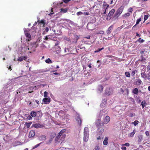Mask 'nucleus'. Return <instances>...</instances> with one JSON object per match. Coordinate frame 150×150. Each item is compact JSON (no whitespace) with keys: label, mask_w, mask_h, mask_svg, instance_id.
Masks as SVG:
<instances>
[{"label":"nucleus","mask_w":150,"mask_h":150,"mask_svg":"<svg viewBox=\"0 0 150 150\" xmlns=\"http://www.w3.org/2000/svg\"><path fill=\"white\" fill-rule=\"evenodd\" d=\"M137 41L140 43H143L144 42V40L143 39H141V38H139L138 40Z\"/></svg>","instance_id":"nucleus-40"},{"label":"nucleus","mask_w":150,"mask_h":150,"mask_svg":"<svg viewBox=\"0 0 150 150\" xmlns=\"http://www.w3.org/2000/svg\"><path fill=\"white\" fill-rule=\"evenodd\" d=\"M52 140V138H50L49 139V142H47L46 143L47 144H49L51 142Z\"/></svg>","instance_id":"nucleus-54"},{"label":"nucleus","mask_w":150,"mask_h":150,"mask_svg":"<svg viewBox=\"0 0 150 150\" xmlns=\"http://www.w3.org/2000/svg\"><path fill=\"white\" fill-rule=\"evenodd\" d=\"M112 26L111 25L108 28L106 32V34L107 35H108L111 33V30L112 29Z\"/></svg>","instance_id":"nucleus-10"},{"label":"nucleus","mask_w":150,"mask_h":150,"mask_svg":"<svg viewBox=\"0 0 150 150\" xmlns=\"http://www.w3.org/2000/svg\"><path fill=\"white\" fill-rule=\"evenodd\" d=\"M104 33V31L103 30H100V31H98L97 33H96V34H103Z\"/></svg>","instance_id":"nucleus-44"},{"label":"nucleus","mask_w":150,"mask_h":150,"mask_svg":"<svg viewBox=\"0 0 150 150\" xmlns=\"http://www.w3.org/2000/svg\"><path fill=\"white\" fill-rule=\"evenodd\" d=\"M45 62L48 64L52 63V61L50 58L46 59L45 61Z\"/></svg>","instance_id":"nucleus-29"},{"label":"nucleus","mask_w":150,"mask_h":150,"mask_svg":"<svg viewBox=\"0 0 150 150\" xmlns=\"http://www.w3.org/2000/svg\"><path fill=\"white\" fill-rule=\"evenodd\" d=\"M136 133V130L135 129L133 130V132L130 133L128 134L129 137H132Z\"/></svg>","instance_id":"nucleus-13"},{"label":"nucleus","mask_w":150,"mask_h":150,"mask_svg":"<svg viewBox=\"0 0 150 150\" xmlns=\"http://www.w3.org/2000/svg\"><path fill=\"white\" fill-rule=\"evenodd\" d=\"M54 13L52 8L51 9V12L49 14V15L50 16H52Z\"/></svg>","instance_id":"nucleus-56"},{"label":"nucleus","mask_w":150,"mask_h":150,"mask_svg":"<svg viewBox=\"0 0 150 150\" xmlns=\"http://www.w3.org/2000/svg\"><path fill=\"white\" fill-rule=\"evenodd\" d=\"M135 116V114L134 113H130L129 116L130 117H132L133 116Z\"/></svg>","instance_id":"nucleus-45"},{"label":"nucleus","mask_w":150,"mask_h":150,"mask_svg":"<svg viewBox=\"0 0 150 150\" xmlns=\"http://www.w3.org/2000/svg\"><path fill=\"white\" fill-rule=\"evenodd\" d=\"M46 139V137L45 135H42L40 137V140H45Z\"/></svg>","instance_id":"nucleus-24"},{"label":"nucleus","mask_w":150,"mask_h":150,"mask_svg":"<svg viewBox=\"0 0 150 150\" xmlns=\"http://www.w3.org/2000/svg\"><path fill=\"white\" fill-rule=\"evenodd\" d=\"M64 51L65 53L67 52L66 54H65V55L68 54L69 53V49L68 48H65Z\"/></svg>","instance_id":"nucleus-30"},{"label":"nucleus","mask_w":150,"mask_h":150,"mask_svg":"<svg viewBox=\"0 0 150 150\" xmlns=\"http://www.w3.org/2000/svg\"><path fill=\"white\" fill-rule=\"evenodd\" d=\"M25 57H19L18 58V61L21 62V61H22V60H23V59L25 60Z\"/></svg>","instance_id":"nucleus-23"},{"label":"nucleus","mask_w":150,"mask_h":150,"mask_svg":"<svg viewBox=\"0 0 150 150\" xmlns=\"http://www.w3.org/2000/svg\"><path fill=\"white\" fill-rule=\"evenodd\" d=\"M61 134H60L59 133L58 134V135L55 137V140L56 141H58V140L59 139L61 136H60Z\"/></svg>","instance_id":"nucleus-34"},{"label":"nucleus","mask_w":150,"mask_h":150,"mask_svg":"<svg viewBox=\"0 0 150 150\" xmlns=\"http://www.w3.org/2000/svg\"><path fill=\"white\" fill-rule=\"evenodd\" d=\"M145 134L147 136H149L150 134L149 132L148 131H146L145 132Z\"/></svg>","instance_id":"nucleus-51"},{"label":"nucleus","mask_w":150,"mask_h":150,"mask_svg":"<svg viewBox=\"0 0 150 150\" xmlns=\"http://www.w3.org/2000/svg\"><path fill=\"white\" fill-rule=\"evenodd\" d=\"M141 58L140 61L141 62H145L146 60L145 58H144L142 55L141 56Z\"/></svg>","instance_id":"nucleus-36"},{"label":"nucleus","mask_w":150,"mask_h":150,"mask_svg":"<svg viewBox=\"0 0 150 150\" xmlns=\"http://www.w3.org/2000/svg\"><path fill=\"white\" fill-rule=\"evenodd\" d=\"M146 79H147L149 80H150V75L148 74L146 76Z\"/></svg>","instance_id":"nucleus-50"},{"label":"nucleus","mask_w":150,"mask_h":150,"mask_svg":"<svg viewBox=\"0 0 150 150\" xmlns=\"http://www.w3.org/2000/svg\"><path fill=\"white\" fill-rule=\"evenodd\" d=\"M42 101L45 104H48L50 102V98H44L43 99Z\"/></svg>","instance_id":"nucleus-5"},{"label":"nucleus","mask_w":150,"mask_h":150,"mask_svg":"<svg viewBox=\"0 0 150 150\" xmlns=\"http://www.w3.org/2000/svg\"><path fill=\"white\" fill-rule=\"evenodd\" d=\"M122 150H126V148L125 146H122L121 147Z\"/></svg>","instance_id":"nucleus-59"},{"label":"nucleus","mask_w":150,"mask_h":150,"mask_svg":"<svg viewBox=\"0 0 150 150\" xmlns=\"http://www.w3.org/2000/svg\"><path fill=\"white\" fill-rule=\"evenodd\" d=\"M99 147L98 146H96L93 150H99Z\"/></svg>","instance_id":"nucleus-55"},{"label":"nucleus","mask_w":150,"mask_h":150,"mask_svg":"<svg viewBox=\"0 0 150 150\" xmlns=\"http://www.w3.org/2000/svg\"><path fill=\"white\" fill-rule=\"evenodd\" d=\"M138 93V90L137 88H135L133 90L132 93L134 94H137Z\"/></svg>","instance_id":"nucleus-22"},{"label":"nucleus","mask_w":150,"mask_h":150,"mask_svg":"<svg viewBox=\"0 0 150 150\" xmlns=\"http://www.w3.org/2000/svg\"><path fill=\"white\" fill-rule=\"evenodd\" d=\"M35 134V131L34 130H32L30 131L29 134V137L31 138L33 137Z\"/></svg>","instance_id":"nucleus-7"},{"label":"nucleus","mask_w":150,"mask_h":150,"mask_svg":"<svg viewBox=\"0 0 150 150\" xmlns=\"http://www.w3.org/2000/svg\"><path fill=\"white\" fill-rule=\"evenodd\" d=\"M128 11L129 12L131 13H132V11H133V9L132 8H129L128 9Z\"/></svg>","instance_id":"nucleus-49"},{"label":"nucleus","mask_w":150,"mask_h":150,"mask_svg":"<svg viewBox=\"0 0 150 150\" xmlns=\"http://www.w3.org/2000/svg\"><path fill=\"white\" fill-rule=\"evenodd\" d=\"M108 138L107 137H105V139L103 141V144L104 145H106L108 144Z\"/></svg>","instance_id":"nucleus-16"},{"label":"nucleus","mask_w":150,"mask_h":150,"mask_svg":"<svg viewBox=\"0 0 150 150\" xmlns=\"http://www.w3.org/2000/svg\"><path fill=\"white\" fill-rule=\"evenodd\" d=\"M48 94V93L47 92L45 91L44 92V96L45 97V98H47V97Z\"/></svg>","instance_id":"nucleus-43"},{"label":"nucleus","mask_w":150,"mask_h":150,"mask_svg":"<svg viewBox=\"0 0 150 150\" xmlns=\"http://www.w3.org/2000/svg\"><path fill=\"white\" fill-rule=\"evenodd\" d=\"M139 122L138 120H135L134 122L132 123V124H133L134 126H136Z\"/></svg>","instance_id":"nucleus-27"},{"label":"nucleus","mask_w":150,"mask_h":150,"mask_svg":"<svg viewBox=\"0 0 150 150\" xmlns=\"http://www.w3.org/2000/svg\"><path fill=\"white\" fill-rule=\"evenodd\" d=\"M115 12L114 9H112L108 13L107 17L106 19L107 20H110L112 17L113 14Z\"/></svg>","instance_id":"nucleus-4"},{"label":"nucleus","mask_w":150,"mask_h":150,"mask_svg":"<svg viewBox=\"0 0 150 150\" xmlns=\"http://www.w3.org/2000/svg\"><path fill=\"white\" fill-rule=\"evenodd\" d=\"M105 93L107 95H110L111 94V92L110 91V88H107L105 91Z\"/></svg>","instance_id":"nucleus-12"},{"label":"nucleus","mask_w":150,"mask_h":150,"mask_svg":"<svg viewBox=\"0 0 150 150\" xmlns=\"http://www.w3.org/2000/svg\"><path fill=\"white\" fill-rule=\"evenodd\" d=\"M38 23H42L43 24V26H44L45 25V21L44 19H43L41 20V21H38Z\"/></svg>","instance_id":"nucleus-14"},{"label":"nucleus","mask_w":150,"mask_h":150,"mask_svg":"<svg viewBox=\"0 0 150 150\" xmlns=\"http://www.w3.org/2000/svg\"><path fill=\"white\" fill-rule=\"evenodd\" d=\"M138 141L139 142H141L143 139V136L142 135H139L138 136Z\"/></svg>","instance_id":"nucleus-18"},{"label":"nucleus","mask_w":150,"mask_h":150,"mask_svg":"<svg viewBox=\"0 0 150 150\" xmlns=\"http://www.w3.org/2000/svg\"><path fill=\"white\" fill-rule=\"evenodd\" d=\"M141 76L142 78L144 79H146V75L144 73H144H141Z\"/></svg>","instance_id":"nucleus-25"},{"label":"nucleus","mask_w":150,"mask_h":150,"mask_svg":"<svg viewBox=\"0 0 150 150\" xmlns=\"http://www.w3.org/2000/svg\"><path fill=\"white\" fill-rule=\"evenodd\" d=\"M40 144H41V143H39V144H37V145H35V146L33 147V149H35V148H37V147H38V146H39L40 145Z\"/></svg>","instance_id":"nucleus-52"},{"label":"nucleus","mask_w":150,"mask_h":150,"mask_svg":"<svg viewBox=\"0 0 150 150\" xmlns=\"http://www.w3.org/2000/svg\"><path fill=\"white\" fill-rule=\"evenodd\" d=\"M124 8V6H121L116 11L114 16L118 17L122 13Z\"/></svg>","instance_id":"nucleus-2"},{"label":"nucleus","mask_w":150,"mask_h":150,"mask_svg":"<svg viewBox=\"0 0 150 150\" xmlns=\"http://www.w3.org/2000/svg\"><path fill=\"white\" fill-rule=\"evenodd\" d=\"M84 14L87 15H89V13L88 12H84Z\"/></svg>","instance_id":"nucleus-62"},{"label":"nucleus","mask_w":150,"mask_h":150,"mask_svg":"<svg viewBox=\"0 0 150 150\" xmlns=\"http://www.w3.org/2000/svg\"><path fill=\"white\" fill-rule=\"evenodd\" d=\"M130 16V13H125L122 15V16L123 17L126 18L129 16Z\"/></svg>","instance_id":"nucleus-26"},{"label":"nucleus","mask_w":150,"mask_h":150,"mask_svg":"<svg viewBox=\"0 0 150 150\" xmlns=\"http://www.w3.org/2000/svg\"><path fill=\"white\" fill-rule=\"evenodd\" d=\"M76 119L78 124L80 126L82 123V120H81V118L79 115L77 117Z\"/></svg>","instance_id":"nucleus-8"},{"label":"nucleus","mask_w":150,"mask_h":150,"mask_svg":"<svg viewBox=\"0 0 150 150\" xmlns=\"http://www.w3.org/2000/svg\"><path fill=\"white\" fill-rule=\"evenodd\" d=\"M56 49H57V51H58V53H60V52H61V48H60V47L59 46H57V47H56Z\"/></svg>","instance_id":"nucleus-37"},{"label":"nucleus","mask_w":150,"mask_h":150,"mask_svg":"<svg viewBox=\"0 0 150 150\" xmlns=\"http://www.w3.org/2000/svg\"><path fill=\"white\" fill-rule=\"evenodd\" d=\"M99 131H100V132H101V133L102 132H104V130L103 128L101 127L100 128H99L98 129Z\"/></svg>","instance_id":"nucleus-46"},{"label":"nucleus","mask_w":150,"mask_h":150,"mask_svg":"<svg viewBox=\"0 0 150 150\" xmlns=\"http://www.w3.org/2000/svg\"><path fill=\"white\" fill-rule=\"evenodd\" d=\"M25 35L26 37H27L28 38H31V36L30 34L28 33H25Z\"/></svg>","instance_id":"nucleus-32"},{"label":"nucleus","mask_w":150,"mask_h":150,"mask_svg":"<svg viewBox=\"0 0 150 150\" xmlns=\"http://www.w3.org/2000/svg\"><path fill=\"white\" fill-rule=\"evenodd\" d=\"M137 72V70L133 71H132L131 75L132 76H134L135 74Z\"/></svg>","instance_id":"nucleus-41"},{"label":"nucleus","mask_w":150,"mask_h":150,"mask_svg":"<svg viewBox=\"0 0 150 150\" xmlns=\"http://www.w3.org/2000/svg\"><path fill=\"white\" fill-rule=\"evenodd\" d=\"M33 125L34 127L36 128L41 127L42 126V125L39 123L33 124Z\"/></svg>","instance_id":"nucleus-15"},{"label":"nucleus","mask_w":150,"mask_h":150,"mask_svg":"<svg viewBox=\"0 0 150 150\" xmlns=\"http://www.w3.org/2000/svg\"><path fill=\"white\" fill-rule=\"evenodd\" d=\"M30 115L33 117H35L36 115V113L35 112L32 111L30 112Z\"/></svg>","instance_id":"nucleus-17"},{"label":"nucleus","mask_w":150,"mask_h":150,"mask_svg":"<svg viewBox=\"0 0 150 150\" xmlns=\"http://www.w3.org/2000/svg\"><path fill=\"white\" fill-rule=\"evenodd\" d=\"M103 49H104L103 47L101 48H99L97 50L95 51V52L96 53V52H99L102 50H103Z\"/></svg>","instance_id":"nucleus-39"},{"label":"nucleus","mask_w":150,"mask_h":150,"mask_svg":"<svg viewBox=\"0 0 150 150\" xmlns=\"http://www.w3.org/2000/svg\"><path fill=\"white\" fill-rule=\"evenodd\" d=\"M129 99L133 103H135L134 100L133 98L130 97L129 98Z\"/></svg>","instance_id":"nucleus-48"},{"label":"nucleus","mask_w":150,"mask_h":150,"mask_svg":"<svg viewBox=\"0 0 150 150\" xmlns=\"http://www.w3.org/2000/svg\"><path fill=\"white\" fill-rule=\"evenodd\" d=\"M89 130L88 127H86L84 130L83 140L85 142L88 141L89 137Z\"/></svg>","instance_id":"nucleus-1"},{"label":"nucleus","mask_w":150,"mask_h":150,"mask_svg":"<svg viewBox=\"0 0 150 150\" xmlns=\"http://www.w3.org/2000/svg\"><path fill=\"white\" fill-rule=\"evenodd\" d=\"M35 102L38 104H40V102H39V100H35Z\"/></svg>","instance_id":"nucleus-63"},{"label":"nucleus","mask_w":150,"mask_h":150,"mask_svg":"<svg viewBox=\"0 0 150 150\" xmlns=\"http://www.w3.org/2000/svg\"><path fill=\"white\" fill-rule=\"evenodd\" d=\"M64 131L65 130L64 129H63L60 131L59 133L60 134H61L60 136H63L65 135L64 134Z\"/></svg>","instance_id":"nucleus-38"},{"label":"nucleus","mask_w":150,"mask_h":150,"mask_svg":"<svg viewBox=\"0 0 150 150\" xmlns=\"http://www.w3.org/2000/svg\"><path fill=\"white\" fill-rule=\"evenodd\" d=\"M107 100L106 99H103V100L102 103L100 104V106L102 107H105L106 104Z\"/></svg>","instance_id":"nucleus-9"},{"label":"nucleus","mask_w":150,"mask_h":150,"mask_svg":"<svg viewBox=\"0 0 150 150\" xmlns=\"http://www.w3.org/2000/svg\"><path fill=\"white\" fill-rule=\"evenodd\" d=\"M125 75L127 77H130V74L129 72H125Z\"/></svg>","instance_id":"nucleus-31"},{"label":"nucleus","mask_w":150,"mask_h":150,"mask_svg":"<svg viewBox=\"0 0 150 150\" xmlns=\"http://www.w3.org/2000/svg\"><path fill=\"white\" fill-rule=\"evenodd\" d=\"M135 83L136 85L139 86L142 83V81L140 79H136Z\"/></svg>","instance_id":"nucleus-11"},{"label":"nucleus","mask_w":150,"mask_h":150,"mask_svg":"<svg viewBox=\"0 0 150 150\" xmlns=\"http://www.w3.org/2000/svg\"><path fill=\"white\" fill-rule=\"evenodd\" d=\"M103 86L101 85H99L98 86V90L99 91H100V92H102L103 91Z\"/></svg>","instance_id":"nucleus-21"},{"label":"nucleus","mask_w":150,"mask_h":150,"mask_svg":"<svg viewBox=\"0 0 150 150\" xmlns=\"http://www.w3.org/2000/svg\"><path fill=\"white\" fill-rule=\"evenodd\" d=\"M64 40H66L67 41H68L69 42H71V41H70V39L67 37H66V36H65L64 37Z\"/></svg>","instance_id":"nucleus-35"},{"label":"nucleus","mask_w":150,"mask_h":150,"mask_svg":"<svg viewBox=\"0 0 150 150\" xmlns=\"http://www.w3.org/2000/svg\"><path fill=\"white\" fill-rule=\"evenodd\" d=\"M147 70H150V65L149 64L147 66Z\"/></svg>","instance_id":"nucleus-61"},{"label":"nucleus","mask_w":150,"mask_h":150,"mask_svg":"<svg viewBox=\"0 0 150 150\" xmlns=\"http://www.w3.org/2000/svg\"><path fill=\"white\" fill-rule=\"evenodd\" d=\"M149 16V14H148L147 15H144V22L148 18Z\"/></svg>","instance_id":"nucleus-28"},{"label":"nucleus","mask_w":150,"mask_h":150,"mask_svg":"<svg viewBox=\"0 0 150 150\" xmlns=\"http://www.w3.org/2000/svg\"><path fill=\"white\" fill-rule=\"evenodd\" d=\"M31 124V122L30 123H29L26 122L25 123V125H26L27 128H29L30 127V125Z\"/></svg>","instance_id":"nucleus-42"},{"label":"nucleus","mask_w":150,"mask_h":150,"mask_svg":"<svg viewBox=\"0 0 150 150\" xmlns=\"http://www.w3.org/2000/svg\"><path fill=\"white\" fill-rule=\"evenodd\" d=\"M141 18H140L137 19V20L136 23V24L133 27H134L136 25L139 24V23L141 21Z\"/></svg>","instance_id":"nucleus-33"},{"label":"nucleus","mask_w":150,"mask_h":150,"mask_svg":"<svg viewBox=\"0 0 150 150\" xmlns=\"http://www.w3.org/2000/svg\"><path fill=\"white\" fill-rule=\"evenodd\" d=\"M50 36V35H48V36H46L45 37V38H44L43 39L45 40H47L48 39V37H49V36Z\"/></svg>","instance_id":"nucleus-47"},{"label":"nucleus","mask_w":150,"mask_h":150,"mask_svg":"<svg viewBox=\"0 0 150 150\" xmlns=\"http://www.w3.org/2000/svg\"><path fill=\"white\" fill-rule=\"evenodd\" d=\"M68 9L67 8H62L61 9V11L64 13H66L67 12Z\"/></svg>","instance_id":"nucleus-19"},{"label":"nucleus","mask_w":150,"mask_h":150,"mask_svg":"<svg viewBox=\"0 0 150 150\" xmlns=\"http://www.w3.org/2000/svg\"><path fill=\"white\" fill-rule=\"evenodd\" d=\"M83 14V13L81 12V11H79V12H78L77 13H76V15H77V16H79L80 15H81V14Z\"/></svg>","instance_id":"nucleus-57"},{"label":"nucleus","mask_w":150,"mask_h":150,"mask_svg":"<svg viewBox=\"0 0 150 150\" xmlns=\"http://www.w3.org/2000/svg\"><path fill=\"white\" fill-rule=\"evenodd\" d=\"M110 118L109 116H107L105 117L103 122L104 124H107L110 121Z\"/></svg>","instance_id":"nucleus-6"},{"label":"nucleus","mask_w":150,"mask_h":150,"mask_svg":"<svg viewBox=\"0 0 150 150\" xmlns=\"http://www.w3.org/2000/svg\"><path fill=\"white\" fill-rule=\"evenodd\" d=\"M129 145L130 144L129 143H126L125 144H124L123 145H125L128 146H129Z\"/></svg>","instance_id":"nucleus-60"},{"label":"nucleus","mask_w":150,"mask_h":150,"mask_svg":"<svg viewBox=\"0 0 150 150\" xmlns=\"http://www.w3.org/2000/svg\"><path fill=\"white\" fill-rule=\"evenodd\" d=\"M109 5L107 4L106 2L104 1L102 6V10L103 12L102 13L103 14H105L106 13V11L109 7Z\"/></svg>","instance_id":"nucleus-3"},{"label":"nucleus","mask_w":150,"mask_h":150,"mask_svg":"<svg viewBox=\"0 0 150 150\" xmlns=\"http://www.w3.org/2000/svg\"><path fill=\"white\" fill-rule=\"evenodd\" d=\"M71 0H63V2L65 3H67Z\"/></svg>","instance_id":"nucleus-53"},{"label":"nucleus","mask_w":150,"mask_h":150,"mask_svg":"<svg viewBox=\"0 0 150 150\" xmlns=\"http://www.w3.org/2000/svg\"><path fill=\"white\" fill-rule=\"evenodd\" d=\"M46 33H47V32H45V31H44L42 32V34L43 35H44L45 34H46Z\"/></svg>","instance_id":"nucleus-64"},{"label":"nucleus","mask_w":150,"mask_h":150,"mask_svg":"<svg viewBox=\"0 0 150 150\" xmlns=\"http://www.w3.org/2000/svg\"><path fill=\"white\" fill-rule=\"evenodd\" d=\"M45 31L47 33V32L49 31V28L48 27H45L44 28Z\"/></svg>","instance_id":"nucleus-58"},{"label":"nucleus","mask_w":150,"mask_h":150,"mask_svg":"<svg viewBox=\"0 0 150 150\" xmlns=\"http://www.w3.org/2000/svg\"><path fill=\"white\" fill-rule=\"evenodd\" d=\"M146 105V103L145 100H143L141 103V105L142 106V108H144Z\"/></svg>","instance_id":"nucleus-20"}]
</instances>
